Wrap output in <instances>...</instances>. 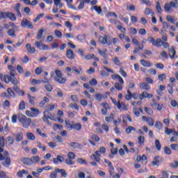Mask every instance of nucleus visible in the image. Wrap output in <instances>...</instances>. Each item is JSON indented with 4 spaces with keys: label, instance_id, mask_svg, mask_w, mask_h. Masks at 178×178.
<instances>
[{
    "label": "nucleus",
    "instance_id": "nucleus-41",
    "mask_svg": "<svg viewBox=\"0 0 178 178\" xmlns=\"http://www.w3.org/2000/svg\"><path fill=\"white\" fill-rule=\"evenodd\" d=\"M108 172L111 177H115V175H116V173H115V168L111 167L108 170Z\"/></svg>",
    "mask_w": 178,
    "mask_h": 178
},
{
    "label": "nucleus",
    "instance_id": "nucleus-1",
    "mask_svg": "<svg viewBox=\"0 0 178 178\" xmlns=\"http://www.w3.org/2000/svg\"><path fill=\"white\" fill-rule=\"evenodd\" d=\"M111 79L113 80H118L119 83L116 82L114 84L115 88L118 90V91H122L123 90V85L124 84V81H123V79H122V76H120L119 74H115L111 76Z\"/></svg>",
    "mask_w": 178,
    "mask_h": 178
},
{
    "label": "nucleus",
    "instance_id": "nucleus-21",
    "mask_svg": "<svg viewBox=\"0 0 178 178\" xmlns=\"http://www.w3.org/2000/svg\"><path fill=\"white\" fill-rule=\"evenodd\" d=\"M91 10H95L97 15H101V13H102V8H101V6H94L91 8Z\"/></svg>",
    "mask_w": 178,
    "mask_h": 178
},
{
    "label": "nucleus",
    "instance_id": "nucleus-32",
    "mask_svg": "<svg viewBox=\"0 0 178 178\" xmlns=\"http://www.w3.org/2000/svg\"><path fill=\"white\" fill-rule=\"evenodd\" d=\"M113 119H115V115L113 113H111L110 116H107L105 118V120L106 122H107V123L112 122Z\"/></svg>",
    "mask_w": 178,
    "mask_h": 178
},
{
    "label": "nucleus",
    "instance_id": "nucleus-54",
    "mask_svg": "<svg viewBox=\"0 0 178 178\" xmlns=\"http://www.w3.org/2000/svg\"><path fill=\"white\" fill-rule=\"evenodd\" d=\"M133 113H134L135 116H136V118H140V111L138 109H137V108L134 107L133 108Z\"/></svg>",
    "mask_w": 178,
    "mask_h": 178
},
{
    "label": "nucleus",
    "instance_id": "nucleus-52",
    "mask_svg": "<svg viewBox=\"0 0 178 178\" xmlns=\"http://www.w3.org/2000/svg\"><path fill=\"white\" fill-rule=\"evenodd\" d=\"M107 17H115V19L118 18V15L113 12H109L106 15Z\"/></svg>",
    "mask_w": 178,
    "mask_h": 178
},
{
    "label": "nucleus",
    "instance_id": "nucleus-12",
    "mask_svg": "<svg viewBox=\"0 0 178 178\" xmlns=\"http://www.w3.org/2000/svg\"><path fill=\"white\" fill-rule=\"evenodd\" d=\"M21 161L22 163L27 165L28 166H31L32 165L31 158L24 157L21 159Z\"/></svg>",
    "mask_w": 178,
    "mask_h": 178
},
{
    "label": "nucleus",
    "instance_id": "nucleus-19",
    "mask_svg": "<svg viewBox=\"0 0 178 178\" xmlns=\"http://www.w3.org/2000/svg\"><path fill=\"white\" fill-rule=\"evenodd\" d=\"M24 175H29V171L26 170H22L17 172V176L19 178H23Z\"/></svg>",
    "mask_w": 178,
    "mask_h": 178
},
{
    "label": "nucleus",
    "instance_id": "nucleus-55",
    "mask_svg": "<svg viewBox=\"0 0 178 178\" xmlns=\"http://www.w3.org/2000/svg\"><path fill=\"white\" fill-rule=\"evenodd\" d=\"M147 123L149 124V126H154V119H152V118H148Z\"/></svg>",
    "mask_w": 178,
    "mask_h": 178
},
{
    "label": "nucleus",
    "instance_id": "nucleus-58",
    "mask_svg": "<svg viewBox=\"0 0 178 178\" xmlns=\"http://www.w3.org/2000/svg\"><path fill=\"white\" fill-rule=\"evenodd\" d=\"M117 29L121 31V33H126V28L123 27L122 25H117Z\"/></svg>",
    "mask_w": 178,
    "mask_h": 178
},
{
    "label": "nucleus",
    "instance_id": "nucleus-27",
    "mask_svg": "<svg viewBox=\"0 0 178 178\" xmlns=\"http://www.w3.org/2000/svg\"><path fill=\"white\" fill-rule=\"evenodd\" d=\"M27 97H28L29 104H31V105H35V97H33V96L30 95V94H28Z\"/></svg>",
    "mask_w": 178,
    "mask_h": 178
},
{
    "label": "nucleus",
    "instance_id": "nucleus-2",
    "mask_svg": "<svg viewBox=\"0 0 178 178\" xmlns=\"http://www.w3.org/2000/svg\"><path fill=\"white\" fill-rule=\"evenodd\" d=\"M18 120L22 124V127L24 129H29L30 124H31V119L27 118L26 115L22 114L18 115Z\"/></svg>",
    "mask_w": 178,
    "mask_h": 178
},
{
    "label": "nucleus",
    "instance_id": "nucleus-15",
    "mask_svg": "<svg viewBox=\"0 0 178 178\" xmlns=\"http://www.w3.org/2000/svg\"><path fill=\"white\" fill-rule=\"evenodd\" d=\"M168 55L171 59H175L176 55V50H175V47H172L168 51Z\"/></svg>",
    "mask_w": 178,
    "mask_h": 178
},
{
    "label": "nucleus",
    "instance_id": "nucleus-8",
    "mask_svg": "<svg viewBox=\"0 0 178 178\" xmlns=\"http://www.w3.org/2000/svg\"><path fill=\"white\" fill-rule=\"evenodd\" d=\"M21 26L22 27H24V28L29 27V29H34V25H33V24H31V22L26 18H24L22 20Z\"/></svg>",
    "mask_w": 178,
    "mask_h": 178
},
{
    "label": "nucleus",
    "instance_id": "nucleus-14",
    "mask_svg": "<svg viewBox=\"0 0 178 178\" xmlns=\"http://www.w3.org/2000/svg\"><path fill=\"white\" fill-rule=\"evenodd\" d=\"M7 19H9L11 22H16V15L10 12H7Z\"/></svg>",
    "mask_w": 178,
    "mask_h": 178
},
{
    "label": "nucleus",
    "instance_id": "nucleus-59",
    "mask_svg": "<svg viewBox=\"0 0 178 178\" xmlns=\"http://www.w3.org/2000/svg\"><path fill=\"white\" fill-rule=\"evenodd\" d=\"M162 122L157 121L155 124V127L158 129V130H161L162 129Z\"/></svg>",
    "mask_w": 178,
    "mask_h": 178
},
{
    "label": "nucleus",
    "instance_id": "nucleus-64",
    "mask_svg": "<svg viewBox=\"0 0 178 178\" xmlns=\"http://www.w3.org/2000/svg\"><path fill=\"white\" fill-rule=\"evenodd\" d=\"M65 163L66 165H74L73 159H65Z\"/></svg>",
    "mask_w": 178,
    "mask_h": 178
},
{
    "label": "nucleus",
    "instance_id": "nucleus-61",
    "mask_svg": "<svg viewBox=\"0 0 178 178\" xmlns=\"http://www.w3.org/2000/svg\"><path fill=\"white\" fill-rule=\"evenodd\" d=\"M94 58V54H90L88 55L84 56V59H86L87 60H90V59H92Z\"/></svg>",
    "mask_w": 178,
    "mask_h": 178
},
{
    "label": "nucleus",
    "instance_id": "nucleus-11",
    "mask_svg": "<svg viewBox=\"0 0 178 178\" xmlns=\"http://www.w3.org/2000/svg\"><path fill=\"white\" fill-rule=\"evenodd\" d=\"M56 173H60L62 177H67V172L65 169L55 168Z\"/></svg>",
    "mask_w": 178,
    "mask_h": 178
},
{
    "label": "nucleus",
    "instance_id": "nucleus-35",
    "mask_svg": "<svg viewBox=\"0 0 178 178\" xmlns=\"http://www.w3.org/2000/svg\"><path fill=\"white\" fill-rule=\"evenodd\" d=\"M131 131H136V128L134 127L133 126H129L125 129V132L127 133V134H130V133H131Z\"/></svg>",
    "mask_w": 178,
    "mask_h": 178
},
{
    "label": "nucleus",
    "instance_id": "nucleus-62",
    "mask_svg": "<svg viewBox=\"0 0 178 178\" xmlns=\"http://www.w3.org/2000/svg\"><path fill=\"white\" fill-rule=\"evenodd\" d=\"M161 176L160 178H169V174L166 171L161 172Z\"/></svg>",
    "mask_w": 178,
    "mask_h": 178
},
{
    "label": "nucleus",
    "instance_id": "nucleus-44",
    "mask_svg": "<svg viewBox=\"0 0 178 178\" xmlns=\"http://www.w3.org/2000/svg\"><path fill=\"white\" fill-rule=\"evenodd\" d=\"M54 34H55L56 37H57V38H62L63 34L60 31H59L58 29L55 30Z\"/></svg>",
    "mask_w": 178,
    "mask_h": 178
},
{
    "label": "nucleus",
    "instance_id": "nucleus-18",
    "mask_svg": "<svg viewBox=\"0 0 178 178\" xmlns=\"http://www.w3.org/2000/svg\"><path fill=\"white\" fill-rule=\"evenodd\" d=\"M7 34L9 35V37H12V38H15L16 37V31H15V29H8Z\"/></svg>",
    "mask_w": 178,
    "mask_h": 178
},
{
    "label": "nucleus",
    "instance_id": "nucleus-29",
    "mask_svg": "<svg viewBox=\"0 0 178 178\" xmlns=\"http://www.w3.org/2000/svg\"><path fill=\"white\" fill-rule=\"evenodd\" d=\"M5 145V140L3 139V136H0V154L3 152V149L2 147Z\"/></svg>",
    "mask_w": 178,
    "mask_h": 178
},
{
    "label": "nucleus",
    "instance_id": "nucleus-37",
    "mask_svg": "<svg viewBox=\"0 0 178 178\" xmlns=\"http://www.w3.org/2000/svg\"><path fill=\"white\" fill-rule=\"evenodd\" d=\"M145 142V138L144 136H140L138 137V143L140 145H144V143Z\"/></svg>",
    "mask_w": 178,
    "mask_h": 178
},
{
    "label": "nucleus",
    "instance_id": "nucleus-47",
    "mask_svg": "<svg viewBox=\"0 0 178 178\" xmlns=\"http://www.w3.org/2000/svg\"><path fill=\"white\" fill-rule=\"evenodd\" d=\"M131 98V92H130L129 90H127V94L125 95V99H127V101H130Z\"/></svg>",
    "mask_w": 178,
    "mask_h": 178
},
{
    "label": "nucleus",
    "instance_id": "nucleus-43",
    "mask_svg": "<svg viewBox=\"0 0 178 178\" xmlns=\"http://www.w3.org/2000/svg\"><path fill=\"white\" fill-rule=\"evenodd\" d=\"M39 49L40 51H48V49H49V46H48V44H42Z\"/></svg>",
    "mask_w": 178,
    "mask_h": 178
},
{
    "label": "nucleus",
    "instance_id": "nucleus-6",
    "mask_svg": "<svg viewBox=\"0 0 178 178\" xmlns=\"http://www.w3.org/2000/svg\"><path fill=\"white\" fill-rule=\"evenodd\" d=\"M99 41L100 44H102V45H105L106 44H108V45H111L112 44V39H111L109 35L100 36L99 38Z\"/></svg>",
    "mask_w": 178,
    "mask_h": 178
},
{
    "label": "nucleus",
    "instance_id": "nucleus-16",
    "mask_svg": "<svg viewBox=\"0 0 178 178\" xmlns=\"http://www.w3.org/2000/svg\"><path fill=\"white\" fill-rule=\"evenodd\" d=\"M66 56L68 59H74V53L73 50L69 49L67 50Z\"/></svg>",
    "mask_w": 178,
    "mask_h": 178
},
{
    "label": "nucleus",
    "instance_id": "nucleus-49",
    "mask_svg": "<svg viewBox=\"0 0 178 178\" xmlns=\"http://www.w3.org/2000/svg\"><path fill=\"white\" fill-rule=\"evenodd\" d=\"M53 129H54V130H55L56 131V130H62V129H63V127L62 125L55 124L53 126Z\"/></svg>",
    "mask_w": 178,
    "mask_h": 178
},
{
    "label": "nucleus",
    "instance_id": "nucleus-53",
    "mask_svg": "<svg viewBox=\"0 0 178 178\" xmlns=\"http://www.w3.org/2000/svg\"><path fill=\"white\" fill-rule=\"evenodd\" d=\"M64 24H65V27H67V29H71L73 27V24L70 21L65 22Z\"/></svg>",
    "mask_w": 178,
    "mask_h": 178
},
{
    "label": "nucleus",
    "instance_id": "nucleus-56",
    "mask_svg": "<svg viewBox=\"0 0 178 178\" xmlns=\"http://www.w3.org/2000/svg\"><path fill=\"white\" fill-rule=\"evenodd\" d=\"M8 13L6 12H0V20L1 19H7Z\"/></svg>",
    "mask_w": 178,
    "mask_h": 178
},
{
    "label": "nucleus",
    "instance_id": "nucleus-28",
    "mask_svg": "<svg viewBox=\"0 0 178 178\" xmlns=\"http://www.w3.org/2000/svg\"><path fill=\"white\" fill-rule=\"evenodd\" d=\"M139 87L140 90H149L151 88L149 86L147 83H140L139 84Z\"/></svg>",
    "mask_w": 178,
    "mask_h": 178
},
{
    "label": "nucleus",
    "instance_id": "nucleus-31",
    "mask_svg": "<svg viewBox=\"0 0 178 178\" xmlns=\"http://www.w3.org/2000/svg\"><path fill=\"white\" fill-rule=\"evenodd\" d=\"M31 111L33 113V118H37L38 115L40 114V111L35 108H31Z\"/></svg>",
    "mask_w": 178,
    "mask_h": 178
},
{
    "label": "nucleus",
    "instance_id": "nucleus-39",
    "mask_svg": "<svg viewBox=\"0 0 178 178\" xmlns=\"http://www.w3.org/2000/svg\"><path fill=\"white\" fill-rule=\"evenodd\" d=\"M95 99L96 101H98V102H101V101H102V95H101L100 93H97L95 95Z\"/></svg>",
    "mask_w": 178,
    "mask_h": 178
},
{
    "label": "nucleus",
    "instance_id": "nucleus-17",
    "mask_svg": "<svg viewBox=\"0 0 178 178\" xmlns=\"http://www.w3.org/2000/svg\"><path fill=\"white\" fill-rule=\"evenodd\" d=\"M139 98L140 99H143V98H152V95L147 92H143L142 94L139 95Z\"/></svg>",
    "mask_w": 178,
    "mask_h": 178
},
{
    "label": "nucleus",
    "instance_id": "nucleus-36",
    "mask_svg": "<svg viewBox=\"0 0 178 178\" xmlns=\"http://www.w3.org/2000/svg\"><path fill=\"white\" fill-rule=\"evenodd\" d=\"M31 161L32 162V165L33 163H37L38 162H40V156H34L31 157Z\"/></svg>",
    "mask_w": 178,
    "mask_h": 178
},
{
    "label": "nucleus",
    "instance_id": "nucleus-46",
    "mask_svg": "<svg viewBox=\"0 0 178 178\" xmlns=\"http://www.w3.org/2000/svg\"><path fill=\"white\" fill-rule=\"evenodd\" d=\"M22 140H23V133L19 132L17 134L16 140L19 142L22 141Z\"/></svg>",
    "mask_w": 178,
    "mask_h": 178
},
{
    "label": "nucleus",
    "instance_id": "nucleus-9",
    "mask_svg": "<svg viewBox=\"0 0 178 178\" xmlns=\"http://www.w3.org/2000/svg\"><path fill=\"white\" fill-rule=\"evenodd\" d=\"M101 155H102V153H100L99 150H97L95 154H92L90 156V159L93 161H96V162H101Z\"/></svg>",
    "mask_w": 178,
    "mask_h": 178
},
{
    "label": "nucleus",
    "instance_id": "nucleus-5",
    "mask_svg": "<svg viewBox=\"0 0 178 178\" xmlns=\"http://www.w3.org/2000/svg\"><path fill=\"white\" fill-rule=\"evenodd\" d=\"M4 155H5V157L2 154L0 153V161H3V159H6L5 161L2 162V165L5 168H9V166H10L11 160H10V158L6 157V155H8V152H5Z\"/></svg>",
    "mask_w": 178,
    "mask_h": 178
},
{
    "label": "nucleus",
    "instance_id": "nucleus-51",
    "mask_svg": "<svg viewBox=\"0 0 178 178\" xmlns=\"http://www.w3.org/2000/svg\"><path fill=\"white\" fill-rule=\"evenodd\" d=\"M56 76L54 77V79H58V77L62 76V72H60V70H56L54 71Z\"/></svg>",
    "mask_w": 178,
    "mask_h": 178
},
{
    "label": "nucleus",
    "instance_id": "nucleus-7",
    "mask_svg": "<svg viewBox=\"0 0 178 178\" xmlns=\"http://www.w3.org/2000/svg\"><path fill=\"white\" fill-rule=\"evenodd\" d=\"M147 41L154 47H162V40L159 38L155 40L154 37L149 36L147 39Z\"/></svg>",
    "mask_w": 178,
    "mask_h": 178
},
{
    "label": "nucleus",
    "instance_id": "nucleus-60",
    "mask_svg": "<svg viewBox=\"0 0 178 178\" xmlns=\"http://www.w3.org/2000/svg\"><path fill=\"white\" fill-rule=\"evenodd\" d=\"M155 146L158 151H161V143L159 142V140H155Z\"/></svg>",
    "mask_w": 178,
    "mask_h": 178
},
{
    "label": "nucleus",
    "instance_id": "nucleus-33",
    "mask_svg": "<svg viewBox=\"0 0 178 178\" xmlns=\"http://www.w3.org/2000/svg\"><path fill=\"white\" fill-rule=\"evenodd\" d=\"M156 11L157 13H162V7H161V3L159 1H157L156 3Z\"/></svg>",
    "mask_w": 178,
    "mask_h": 178
},
{
    "label": "nucleus",
    "instance_id": "nucleus-48",
    "mask_svg": "<svg viewBox=\"0 0 178 178\" xmlns=\"http://www.w3.org/2000/svg\"><path fill=\"white\" fill-rule=\"evenodd\" d=\"M152 106L156 108L157 111H162V106L158 103H154Z\"/></svg>",
    "mask_w": 178,
    "mask_h": 178
},
{
    "label": "nucleus",
    "instance_id": "nucleus-10",
    "mask_svg": "<svg viewBox=\"0 0 178 178\" xmlns=\"http://www.w3.org/2000/svg\"><path fill=\"white\" fill-rule=\"evenodd\" d=\"M117 108H118V109H119L120 111H128V109H129V105H126V104H125L124 103H123V102H118Z\"/></svg>",
    "mask_w": 178,
    "mask_h": 178
},
{
    "label": "nucleus",
    "instance_id": "nucleus-40",
    "mask_svg": "<svg viewBox=\"0 0 178 178\" xmlns=\"http://www.w3.org/2000/svg\"><path fill=\"white\" fill-rule=\"evenodd\" d=\"M145 111L149 116H152V115H154V111H152V109H151V108L145 107Z\"/></svg>",
    "mask_w": 178,
    "mask_h": 178
},
{
    "label": "nucleus",
    "instance_id": "nucleus-63",
    "mask_svg": "<svg viewBox=\"0 0 178 178\" xmlns=\"http://www.w3.org/2000/svg\"><path fill=\"white\" fill-rule=\"evenodd\" d=\"M35 74H38V76H39V74H40L42 72V67H37L35 70Z\"/></svg>",
    "mask_w": 178,
    "mask_h": 178
},
{
    "label": "nucleus",
    "instance_id": "nucleus-42",
    "mask_svg": "<svg viewBox=\"0 0 178 178\" xmlns=\"http://www.w3.org/2000/svg\"><path fill=\"white\" fill-rule=\"evenodd\" d=\"M76 39L78 41H80V42H83V41L86 40V35H78Z\"/></svg>",
    "mask_w": 178,
    "mask_h": 178
},
{
    "label": "nucleus",
    "instance_id": "nucleus-30",
    "mask_svg": "<svg viewBox=\"0 0 178 178\" xmlns=\"http://www.w3.org/2000/svg\"><path fill=\"white\" fill-rule=\"evenodd\" d=\"M26 138L31 140V141H34V140H35V136H34V134L31 132H28L26 134Z\"/></svg>",
    "mask_w": 178,
    "mask_h": 178
},
{
    "label": "nucleus",
    "instance_id": "nucleus-22",
    "mask_svg": "<svg viewBox=\"0 0 178 178\" xmlns=\"http://www.w3.org/2000/svg\"><path fill=\"white\" fill-rule=\"evenodd\" d=\"M44 31H47V29H42L38 31L36 36L37 40H41V38H42Z\"/></svg>",
    "mask_w": 178,
    "mask_h": 178
},
{
    "label": "nucleus",
    "instance_id": "nucleus-20",
    "mask_svg": "<svg viewBox=\"0 0 178 178\" xmlns=\"http://www.w3.org/2000/svg\"><path fill=\"white\" fill-rule=\"evenodd\" d=\"M164 129H165L164 133L167 136H170V134H172L173 133L177 134V132L175 131V130H173V129H170L168 128V127H165Z\"/></svg>",
    "mask_w": 178,
    "mask_h": 178
},
{
    "label": "nucleus",
    "instance_id": "nucleus-3",
    "mask_svg": "<svg viewBox=\"0 0 178 178\" xmlns=\"http://www.w3.org/2000/svg\"><path fill=\"white\" fill-rule=\"evenodd\" d=\"M175 1H170V3H165L164 5V10L167 12V13H172L173 12L172 8H177V0H175Z\"/></svg>",
    "mask_w": 178,
    "mask_h": 178
},
{
    "label": "nucleus",
    "instance_id": "nucleus-13",
    "mask_svg": "<svg viewBox=\"0 0 178 178\" xmlns=\"http://www.w3.org/2000/svg\"><path fill=\"white\" fill-rule=\"evenodd\" d=\"M26 47V51L29 52V54H35V48L32 47L30 43H27Z\"/></svg>",
    "mask_w": 178,
    "mask_h": 178
},
{
    "label": "nucleus",
    "instance_id": "nucleus-26",
    "mask_svg": "<svg viewBox=\"0 0 178 178\" xmlns=\"http://www.w3.org/2000/svg\"><path fill=\"white\" fill-rule=\"evenodd\" d=\"M140 63L143 66H144V67H151V66H152L149 61H147L145 60H140Z\"/></svg>",
    "mask_w": 178,
    "mask_h": 178
},
{
    "label": "nucleus",
    "instance_id": "nucleus-57",
    "mask_svg": "<svg viewBox=\"0 0 178 178\" xmlns=\"http://www.w3.org/2000/svg\"><path fill=\"white\" fill-rule=\"evenodd\" d=\"M67 157L68 159H74L76 158V154H74L73 153V152H70L68 154H67Z\"/></svg>",
    "mask_w": 178,
    "mask_h": 178
},
{
    "label": "nucleus",
    "instance_id": "nucleus-23",
    "mask_svg": "<svg viewBox=\"0 0 178 178\" xmlns=\"http://www.w3.org/2000/svg\"><path fill=\"white\" fill-rule=\"evenodd\" d=\"M54 80L56 83H59V84H65V83H66V78L62 77V76L58 79L54 78Z\"/></svg>",
    "mask_w": 178,
    "mask_h": 178
},
{
    "label": "nucleus",
    "instance_id": "nucleus-45",
    "mask_svg": "<svg viewBox=\"0 0 178 178\" xmlns=\"http://www.w3.org/2000/svg\"><path fill=\"white\" fill-rule=\"evenodd\" d=\"M70 145L72 148H80V144H79L77 142H72L70 143Z\"/></svg>",
    "mask_w": 178,
    "mask_h": 178
},
{
    "label": "nucleus",
    "instance_id": "nucleus-25",
    "mask_svg": "<svg viewBox=\"0 0 178 178\" xmlns=\"http://www.w3.org/2000/svg\"><path fill=\"white\" fill-rule=\"evenodd\" d=\"M99 54L102 56V58H108V54H106V52H108V49H105L104 50H101L99 49H97Z\"/></svg>",
    "mask_w": 178,
    "mask_h": 178
},
{
    "label": "nucleus",
    "instance_id": "nucleus-24",
    "mask_svg": "<svg viewBox=\"0 0 178 178\" xmlns=\"http://www.w3.org/2000/svg\"><path fill=\"white\" fill-rule=\"evenodd\" d=\"M72 130H76V131H80V130H81V124L79 122L76 124H72Z\"/></svg>",
    "mask_w": 178,
    "mask_h": 178
},
{
    "label": "nucleus",
    "instance_id": "nucleus-4",
    "mask_svg": "<svg viewBox=\"0 0 178 178\" xmlns=\"http://www.w3.org/2000/svg\"><path fill=\"white\" fill-rule=\"evenodd\" d=\"M43 121L47 123L49 126H51V122H49V120L48 119H50V120H53L54 122H56L58 119L52 117V115L49 113L48 111L44 112V115L42 117Z\"/></svg>",
    "mask_w": 178,
    "mask_h": 178
},
{
    "label": "nucleus",
    "instance_id": "nucleus-38",
    "mask_svg": "<svg viewBox=\"0 0 178 178\" xmlns=\"http://www.w3.org/2000/svg\"><path fill=\"white\" fill-rule=\"evenodd\" d=\"M66 128L68 129V130H73V124H70V121L65 120V121Z\"/></svg>",
    "mask_w": 178,
    "mask_h": 178
},
{
    "label": "nucleus",
    "instance_id": "nucleus-34",
    "mask_svg": "<svg viewBox=\"0 0 178 178\" xmlns=\"http://www.w3.org/2000/svg\"><path fill=\"white\" fill-rule=\"evenodd\" d=\"M166 20H168L170 23H172V24H175V22H176V19H175V17L172 15H167Z\"/></svg>",
    "mask_w": 178,
    "mask_h": 178
},
{
    "label": "nucleus",
    "instance_id": "nucleus-50",
    "mask_svg": "<svg viewBox=\"0 0 178 178\" xmlns=\"http://www.w3.org/2000/svg\"><path fill=\"white\" fill-rule=\"evenodd\" d=\"M12 78H10L9 76L8 75H4L3 76V80L5 81V83H6V84H9L10 83V80Z\"/></svg>",
    "mask_w": 178,
    "mask_h": 178
}]
</instances>
